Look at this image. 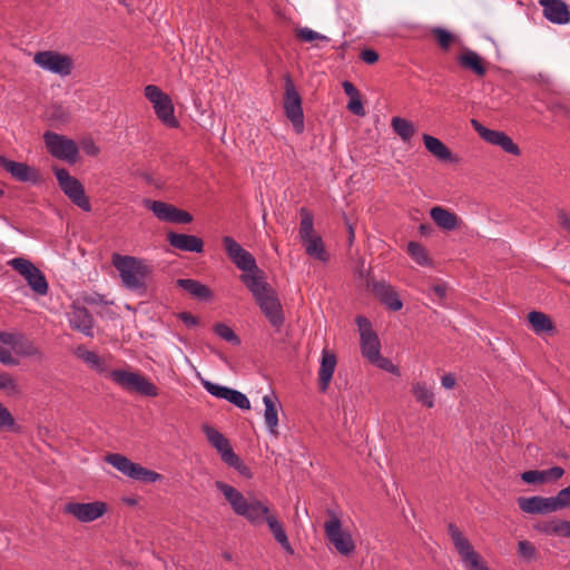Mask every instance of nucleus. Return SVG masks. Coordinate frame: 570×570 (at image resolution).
<instances>
[{"instance_id":"obj_12","label":"nucleus","mask_w":570,"mask_h":570,"mask_svg":"<svg viewBox=\"0 0 570 570\" xmlns=\"http://www.w3.org/2000/svg\"><path fill=\"white\" fill-rule=\"evenodd\" d=\"M222 242L227 257L238 269L244 273L258 272L255 257L243 248L232 236H224Z\"/></svg>"},{"instance_id":"obj_52","label":"nucleus","mask_w":570,"mask_h":570,"mask_svg":"<svg viewBox=\"0 0 570 570\" xmlns=\"http://www.w3.org/2000/svg\"><path fill=\"white\" fill-rule=\"evenodd\" d=\"M454 547L458 550L462 559V562L471 557L470 553H476V551L473 549L472 544L466 538H463L462 540L454 542Z\"/></svg>"},{"instance_id":"obj_7","label":"nucleus","mask_w":570,"mask_h":570,"mask_svg":"<svg viewBox=\"0 0 570 570\" xmlns=\"http://www.w3.org/2000/svg\"><path fill=\"white\" fill-rule=\"evenodd\" d=\"M284 112L292 122L296 134L304 131V112L302 107V98L295 88L289 73L285 75V92L283 101Z\"/></svg>"},{"instance_id":"obj_24","label":"nucleus","mask_w":570,"mask_h":570,"mask_svg":"<svg viewBox=\"0 0 570 570\" xmlns=\"http://www.w3.org/2000/svg\"><path fill=\"white\" fill-rule=\"evenodd\" d=\"M337 364L336 355L328 351L323 350L321 357V366L318 371V389L321 392H326L332 381L335 367Z\"/></svg>"},{"instance_id":"obj_59","label":"nucleus","mask_w":570,"mask_h":570,"mask_svg":"<svg viewBox=\"0 0 570 570\" xmlns=\"http://www.w3.org/2000/svg\"><path fill=\"white\" fill-rule=\"evenodd\" d=\"M360 58L365 63L373 65L379 60V53L373 49H364L362 50Z\"/></svg>"},{"instance_id":"obj_58","label":"nucleus","mask_w":570,"mask_h":570,"mask_svg":"<svg viewBox=\"0 0 570 570\" xmlns=\"http://www.w3.org/2000/svg\"><path fill=\"white\" fill-rule=\"evenodd\" d=\"M16 381L8 373H0V390H14Z\"/></svg>"},{"instance_id":"obj_49","label":"nucleus","mask_w":570,"mask_h":570,"mask_svg":"<svg viewBox=\"0 0 570 570\" xmlns=\"http://www.w3.org/2000/svg\"><path fill=\"white\" fill-rule=\"evenodd\" d=\"M537 549L535 547L527 540H521L518 542V554L527 560H533L537 558Z\"/></svg>"},{"instance_id":"obj_20","label":"nucleus","mask_w":570,"mask_h":570,"mask_svg":"<svg viewBox=\"0 0 570 570\" xmlns=\"http://www.w3.org/2000/svg\"><path fill=\"white\" fill-rule=\"evenodd\" d=\"M456 61L462 69L472 71L476 77L483 78L488 72V62L478 52L463 48L456 57Z\"/></svg>"},{"instance_id":"obj_61","label":"nucleus","mask_w":570,"mask_h":570,"mask_svg":"<svg viewBox=\"0 0 570 570\" xmlns=\"http://www.w3.org/2000/svg\"><path fill=\"white\" fill-rule=\"evenodd\" d=\"M83 302L88 305H106L107 301L105 296L98 293H94L91 295H86L83 297Z\"/></svg>"},{"instance_id":"obj_19","label":"nucleus","mask_w":570,"mask_h":570,"mask_svg":"<svg viewBox=\"0 0 570 570\" xmlns=\"http://www.w3.org/2000/svg\"><path fill=\"white\" fill-rule=\"evenodd\" d=\"M517 502L521 511L530 514H548L558 511L553 497H520Z\"/></svg>"},{"instance_id":"obj_35","label":"nucleus","mask_w":570,"mask_h":570,"mask_svg":"<svg viewBox=\"0 0 570 570\" xmlns=\"http://www.w3.org/2000/svg\"><path fill=\"white\" fill-rule=\"evenodd\" d=\"M362 355L371 363L381 354V342L377 334L366 335L361 338Z\"/></svg>"},{"instance_id":"obj_1","label":"nucleus","mask_w":570,"mask_h":570,"mask_svg":"<svg viewBox=\"0 0 570 570\" xmlns=\"http://www.w3.org/2000/svg\"><path fill=\"white\" fill-rule=\"evenodd\" d=\"M81 360L98 373H108L109 377L121 389L129 393H137L147 397L158 396V387L138 372L112 370L108 372L106 362L97 353L83 351L79 354Z\"/></svg>"},{"instance_id":"obj_36","label":"nucleus","mask_w":570,"mask_h":570,"mask_svg":"<svg viewBox=\"0 0 570 570\" xmlns=\"http://www.w3.org/2000/svg\"><path fill=\"white\" fill-rule=\"evenodd\" d=\"M13 352L20 356L40 355L39 348L23 334L17 332V338L12 346Z\"/></svg>"},{"instance_id":"obj_47","label":"nucleus","mask_w":570,"mask_h":570,"mask_svg":"<svg viewBox=\"0 0 570 570\" xmlns=\"http://www.w3.org/2000/svg\"><path fill=\"white\" fill-rule=\"evenodd\" d=\"M296 37L305 42H312L314 40H321V41H330V38L321 35L309 28H299L296 30Z\"/></svg>"},{"instance_id":"obj_43","label":"nucleus","mask_w":570,"mask_h":570,"mask_svg":"<svg viewBox=\"0 0 570 570\" xmlns=\"http://www.w3.org/2000/svg\"><path fill=\"white\" fill-rule=\"evenodd\" d=\"M214 333L219 336L222 340L233 344L239 345L240 338L236 335V333L224 323H216L213 327Z\"/></svg>"},{"instance_id":"obj_15","label":"nucleus","mask_w":570,"mask_h":570,"mask_svg":"<svg viewBox=\"0 0 570 570\" xmlns=\"http://www.w3.org/2000/svg\"><path fill=\"white\" fill-rule=\"evenodd\" d=\"M255 302L269 324L276 332H279L285 323V315L276 291L269 292V294Z\"/></svg>"},{"instance_id":"obj_33","label":"nucleus","mask_w":570,"mask_h":570,"mask_svg":"<svg viewBox=\"0 0 570 570\" xmlns=\"http://www.w3.org/2000/svg\"><path fill=\"white\" fill-rule=\"evenodd\" d=\"M528 321H529L532 330L537 334L551 333L556 330L551 318L542 312H538V311L530 312L528 314Z\"/></svg>"},{"instance_id":"obj_37","label":"nucleus","mask_w":570,"mask_h":570,"mask_svg":"<svg viewBox=\"0 0 570 570\" xmlns=\"http://www.w3.org/2000/svg\"><path fill=\"white\" fill-rule=\"evenodd\" d=\"M391 126L394 130V132L400 136V138L404 142H409L411 138L415 134V127L412 121L401 118V117H393L391 121Z\"/></svg>"},{"instance_id":"obj_56","label":"nucleus","mask_w":570,"mask_h":570,"mask_svg":"<svg viewBox=\"0 0 570 570\" xmlns=\"http://www.w3.org/2000/svg\"><path fill=\"white\" fill-rule=\"evenodd\" d=\"M347 109L356 115V116H364L365 115V109L363 107V102L361 100V95L352 98L348 104H347Z\"/></svg>"},{"instance_id":"obj_13","label":"nucleus","mask_w":570,"mask_h":570,"mask_svg":"<svg viewBox=\"0 0 570 570\" xmlns=\"http://www.w3.org/2000/svg\"><path fill=\"white\" fill-rule=\"evenodd\" d=\"M108 507L102 501H94L88 503L68 502L62 511L65 514L72 515L79 522L88 523L102 517Z\"/></svg>"},{"instance_id":"obj_34","label":"nucleus","mask_w":570,"mask_h":570,"mask_svg":"<svg viewBox=\"0 0 570 570\" xmlns=\"http://www.w3.org/2000/svg\"><path fill=\"white\" fill-rule=\"evenodd\" d=\"M302 243L305 246V252L307 255H309L321 262H327L328 254L325 249L324 243L320 235H315L313 237L304 239V240H302Z\"/></svg>"},{"instance_id":"obj_39","label":"nucleus","mask_w":570,"mask_h":570,"mask_svg":"<svg viewBox=\"0 0 570 570\" xmlns=\"http://www.w3.org/2000/svg\"><path fill=\"white\" fill-rule=\"evenodd\" d=\"M431 35L440 49L445 52L449 51L452 45L458 41V37L455 35L441 27L432 28Z\"/></svg>"},{"instance_id":"obj_64","label":"nucleus","mask_w":570,"mask_h":570,"mask_svg":"<svg viewBox=\"0 0 570 570\" xmlns=\"http://www.w3.org/2000/svg\"><path fill=\"white\" fill-rule=\"evenodd\" d=\"M446 285L441 283V284H434L431 286V292L440 299V301H443L446 296Z\"/></svg>"},{"instance_id":"obj_3","label":"nucleus","mask_w":570,"mask_h":570,"mask_svg":"<svg viewBox=\"0 0 570 570\" xmlns=\"http://www.w3.org/2000/svg\"><path fill=\"white\" fill-rule=\"evenodd\" d=\"M112 264L119 272L126 288L138 293L146 291L145 281L150 269L141 259L115 253L112 255Z\"/></svg>"},{"instance_id":"obj_31","label":"nucleus","mask_w":570,"mask_h":570,"mask_svg":"<svg viewBox=\"0 0 570 570\" xmlns=\"http://www.w3.org/2000/svg\"><path fill=\"white\" fill-rule=\"evenodd\" d=\"M265 521L274 537V539L281 544V547L289 554L294 553L292 544L287 538L286 531L283 523L277 520L275 515H266Z\"/></svg>"},{"instance_id":"obj_23","label":"nucleus","mask_w":570,"mask_h":570,"mask_svg":"<svg viewBox=\"0 0 570 570\" xmlns=\"http://www.w3.org/2000/svg\"><path fill=\"white\" fill-rule=\"evenodd\" d=\"M167 240L170 246L184 252L202 253L204 250L203 239L195 235L169 232L167 234Z\"/></svg>"},{"instance_id":"obj_48","label":"nucleus","mask_w":570,"mask_h":570,"mask_svg":"<svg viewBox=\"0 0 570 570\" xmlns=\"http://www.w3.org/2000/svg\"><path fill=\"white\" fill-rule=\"evenodd\" d=\"M534 530L546 535H557L558 532V519L549 521H540L534 524Z\"/></svg>"},{"instance_id":"obj_27","label":"nucleus","mask_w":570,"mask_h":570,"mask_svg":"<svg viewBox=\"0 0 570 570\" xmlns=\"http://www.w3.org/2000/svg\"><path fill=\"white\" fill-rule=\"evenodd\" d=\"M177 286L188 294H190L194 298L202 301V302H208L213 298L214 294L212 289L200 283L197 279L193 278H178L176 282Z\"/></svg>"},{"instance_id":"obj_50","label":"nucleus","mask_w":570,"mask_h":570,"mask_svg":"<svg viewBox=\"0 0 570 570\" xmlns=\"http://www.w3.org/2000/svg\"><path fill=\"white\" fill-rule=\"evenodd\" d=\"M470 558L463 561L468 570H490L480 553H470Z\"/></svg>"},{"instance_id":"obj_53","label":"nucleus","mask_w":570,"mask_h":570,"mask_svg":"<svg viewBox=\"0 0 570 570\" xmlns=\"http://www.w3.org/2000/svg\"><path fill=\"white\" fill-rule=\"evenodd\" d=\"M557 509L562 510L570 507V485L560 490L556 497H553Z\"/></svg>"},{"instance_id":"obj_42","label":"nucleus","mask_w":570,"mask_h":570,"mask_svg":"<svg viewBox=\"0 0 570 570\" xmlns=\"http://www.w3.org/2000/svg\"><path fill=\"white\" fill-rule=\"evenodd\" d=\"M407 254L421 266L431 265V259L425 247L417 242H410L407 244Z\"/></svg>"},{"instance_id":"obj_51","label":"nucleus","mask_w":570,"mask_h":570,"mask_svg":"<svg viewBox=\"0 0 570 570\" xmlns=\"http://www.w3.org/2000/svg\"><path fill=\"white\" fill-rule=\"evenodd\" d=\"M470 558L463 561L468 570H490L480 553H470Z\"/></svg>"},{"instance_id":"obj_29","label":"nucleus","mask_w":570,"mask_h":570,"mask_svg":"<svg viewBox=\"0 0 570 570\" xmlns=\"http://www.w3.org/2000/svg\"><path fill=\"white\" fill-rule=\"evenodd\" d=\"M157 117L168 127L177 128L179 126L178 120L174 116V105L168 95L163 97L159 101H155L154 105Z\"/></svg>"},{"instance_id":"obj_57","label":"nucleus","mask_w":570,"mask_h":570,"mask_svg":"<svg viewBox=\"0 0 570 570\" xmlns=\"http://www.w3.org/2000/svg\"><path fill=\"white\" fill-rule=\"evenodd\" d=\"M371 363L382 370L387 371V372H391V373L397 372V367L389 358L383 357L381 354L377 356V358H374Z\"/></svg>"},{"instance_id":"obj_40","label":"nucleus","mask_w":570,"mask_h":570,"mask_svg":"<svg viewBox=\"0 0 570 570\" xmlns=\"http://www.w3.org/2000/svg\"><path fill=\"white\" fill-rule=\"evenodd\" d=\"M301 224H299V238L301 240L315 236L314 234V217L313 214L306 208L299 209Z\"/></svg>"},{"instance_id":"obj_22","label":"nucleus","mask_w":570,"mask_h":570,"mask_svg":"<svg viewBox=\"0 0 570 570\" xmlns=\"http://www.w3.org/2000/svg\"><path fill=\"white\" fill-rule=\"evenodd\" d=\"M543 7L544 17L558 24H564L570 21V11L562 0H539Z\"/></svg>"},{"instance_id":"obj_17","label":"nucleus","mask_w":570,"mask_h":570,"mask_svg":"<svg viewBox=\"0 0 570 570\" xmlns=\"http://www.w3.org/2000/svg\"><path fill=\"white\" fill-rule=\"evenodd\" d=\"M0 167L18 181L31 184L39 181L38 170L26 163L14 161L0 155Z\"/></svg>"},{"instance_id":"obj_32","label":"nucleus","mask_w":570,"mask_h":570,"mask_svg":"<svg viewBox=\"0 0 570 570\" xmlns=\"http://www.w3.org/2000/svg\"><path fill=\"white\" fill-rule=\"evenodd\" d=\"M263 402L265 405L264 419L267 430L269 431L271 434L277 436L278 410L276 406L275 397L272 395H265L263 397Z\"/></svg>"},{"instance_id":"obj_46","label":"nucleus","mask_w":570,"mask_h":570,"mask_svg":"<svg viewBox=\"0 0 570 570\" xmlns=\"http://www.w3.org/2000/svg\"><path fill=\"white\" fill-rule=\"evenodd\" d=\"M226 401L230 402L232 404H234L235 406H237L240 410H249L250 409V402H249L248 397L244 393H242L237 390H234V389H230Z\"/></svg>"},{"instance_id":"obj_11","label":"nucleus","mask_w":570,"mask_h":570,"mask_svg":"<svg viewBox=\"0 0 570 570\" xmlns=\"http://www.w3.org/2000/svg\"><path fill=\"white\" fill-rule=\"evenodd\" d=\"M144 206L161 222L174 224H189L193 222V216L188 212L161 200L144 199Z\"/></svg>"},{"instance_id":"obj_60","label":"nucleus","mask_w":570,"mask_h":570,"mask_svg":"<svg viewBox=\"0 0 570 570\" xmlns=\"http://www.w3.org/2000/svg\"><path fill=\"white\" fill-rule=\"evenodd\" d=\"M178 318L188 327H194L199 323V320L189 312L179 313Z\"/></svg>"},{"instance_id":"obj_25","label":"nucleus","mask_w":570,"mask_h":570,"mask_svg":"<svg viewBox=\"0 0 570 570\" xmlns=\"http://www.w3.org/2000/svg\"><path fill=\"white\" fill-rule=\"evenodd\" d=\"M564 474L561 466H553L548 470H528L521 474V480L529 484L548 483L559 480Z\"/></svg>"},{"instance_id":"obj_8","label":"nucleus","mask_w":570,"mask_h":570,"mask_svg":"<svg viewBox=\"0 0 570 570\" xmlns=\"http://www.w3.org/2000/svg\"><path fill=\"white\" fill-rule=\"evenodd\" d=\"M43 141L52 157L69 164H75L78 160L79 148L71 138L53 131H46L43 134Z\"/></svg>"},{"instance_id":"obj_54","label":"nucleus","mask_w":570,"mask_h":570,"mask_svg":"<svg viewBox=\"0 0 570 570\" xmlns=\"http://www.w3.org/2000/svg\"><path fill=\"white\" fill-rule=\"evenodd\" d=\"M355 322L357 324L361 338L366 336L367 334L368 335L376 334L372 328V324H371L370 320L366 318L365 316H362V315L356 316Z\"/></svg>"},{"instance_id":"obj_5","label":"nucleus","mask_w":570,"mask_h":570,"mask_svg":"<svg viewBox=\"0 0 570 570\" xmlns=\"http://www.w3.org/2000/svg\"><path fill=\"white\" fill-rule=\"evenodd\" d=\"M328 520L324 523V532L327 541L342 556H350L355 551V543L350 532L343 529L340 518L328 511Z\"/></svg>"},{"instance_id":"obj_21","label":"nucleus","mask_w":570,"mask_h":570,"mask_svg":"<svg viewBox=\"0 0 570 570\" xmlns=\"http://www.w3.org/2000/svg\"><path fill=\"white\" fill-rule=\"evenodd\" d=\"M69 322L71 328L81 332L86 336H94V317L85 306H79L73 303L71 305V312L69 313Z\"/></svg>"},{"instance_id":"obj_30","label":"nucleus","mask_w":570,"mask_h":570,"mask_svg":"<svg viewBox=\"0 0 570 570\" xmlns=\"http://www.w3.org/2000/svg\"><path fill=\"white\" fill-rule=\"evenodd\" d=\"M203 432L205 433L207 441L217 450L220 454L222 460L226 458V453L234 451L228 439L225 438L218 430L215 428L205 424L203 425Z\"/></svg>"},{"instance_id":"obj_9","label":"nucleus","mask_w":570,"mask_h":570,"mask_svg":"<svg viewBox=\"0 0 570 570\" xmlns=\"http://www.w3.org/2000/svg\"><path fill=\"white\" fill-rule=\"evenodd\" d=\"M33 62L43 70H48L61 77L69 76L73 69V60L70 56L53 50L36 52Z\"/></svg>"},{"instance_id":"obj_41","label":"nucleus","mask_w":570,"mask_h":570,"mask_svg":"<svg viewBox=\"0 0 570 570\" xmlns=\"http://www.w3.org/2000/svg\"><path fill=\"white\" fill-rule=\"evenodd\" d=\"M225 455L226 458L223 459L224 463L235 469L245 479L253 478L250 469L243 462V460L234 451L227 452Z\"/></svg>"},{"instance_id":"obj_16","label":"nucleus","mask_w":570,"mask_h":570,"mask_svg":"<svg viewBox=\"0 0 570 570\" xmlns=\"http://www.w3.org/2000/svg\"><path fill=\"white\" fill-rule=\"evenodd\" d=\"M367 286L371 288L373 295L385 305L389 309L396 312L402 309L403 303L394 289V287L385 281L367 279Z\"/></svg>"},{"instance_id":"obj_18","label":"nucleus","mask_w":570,"mask_h":570,"mask_svg":"<svg viewBox=\"0 0 570 570\" xmlns=\"http://www.w3.org/2000/svg\"><path fill=\"white\" fill-rule=\"evenodd\" d=\"M240 282L252 293L255 301L275 291L267 282L265 272L258 267V272H246L239 276Z\"/></svg>"},{"instance_id":"obj_6","label":"nucleus","mask_w":570,"mask_h":570,"mask_svg":"<svg viewBox=\"0 0 570 570\" xmlns=\"http://www.w3.org/2000/svg\"><path fill=\"white\" fill-rule=\"evenodd\" d=\"M53 171L60 189L72 202V204L85 212H90L91 205L80 180L71 176L66 168L56 167Z\"/></svg>"},{"instance_id":"obj_28","label":"nucleus","mask_w":570,"mask_h":570,"mask_svg":"<svg viewBox=\"0 0 570 570\" xmlns=\"http://www.w3.org/2000/svg\"><path fill=\"white\" fill-rule=\"evenodd\" d=\"M424 146L426 150L442 161L454 163L458 160V157L452 154V151L442 142L439 138L433 137L429 134H423L422 136Z\"/></svg>"},{"instance_id":"obj_38","label":"nucleus","mask_w":570,"mask_h":570,"mask_svg":"<svg viewBox=\"0 0 570 570\" xmlns=\"http://www.w3.org/2000/svg\"><path fill=\"white\" fill-rule=\"evenodd\" d=\"M412 393L417 402L429 409L434 406V394L433 391L422 382H415L412 384Z\"/></svg>"},{"instance_id":"obj_4","label":"nucleus","mask_w":570,"mask_h":570,"mask_svg":"<svg viewBox=\"0 0 570 570\" xmlns=\"http://www.w3.org/2000/svg\"><path fill=\"white\" fill-rule=\"evenodd\" d=\"M105 460L122 474L136 481L155 483L163 478L158 472L135 463L127 456L119 453H109L106 455Z\"/></svg>"},{"instance_id":"obj_2","label":"nucleus","mask_w":570,"mask_h":570,"mask_svg":"<svg viewBox=\"0 0 570 570\" xmlns=\"http://www.w3.org/2000/svg\"><path fill=\"white\" fill-rule=\"evenodd\" d=\"M215 485L224 494L233 511L252 524H261L265 521L266 515H272L269 508L262 501L257 499L246 500L240 491L223 481H216Z\"/></svg>"},{"instance_id":"obj_55","label":"nucleus","mask_w":570,"mask_h":570,"mask_svg":"<svg viewBox=\"0 0 570 570\" xmlns=\"http://www.w3.org/2000/svg\"><path fill=\"white\" fill-rule=\"evenodd\" d=\"M145 97L155 105V101H159L167 94L163 92L156 85H148L145 87Z\"/></svg>"},{"instance_id":"obj_45","label":"nucleus","mask_w":570,"mask_h":570,"mask_svg":"<svg viewBox=\"0 0 570 570\" xmlns=\"http://www.w3.org/2000/svg\"><path fill=\"white\" fill-rule=\"evenodd\" d=\"M202 384H203L204 389L213 396L223 399V400H227L230 387L219 385V384L213 383L207 380H203Z\"/></svg>"},{"instance_id":"obj_62","label":"nucleus","mask_w":570,"mask_h":570,"mask_svg":"<svg viewBox=\"0 0 570 570\" xmlns=\"http://www.w3.org/2000/svg\"><path fill=\"white\" fill-rule=\"evenodd\" d=\"M557 535L563 537V538H570V521L558 519Z\"/></svg>"},{"instance_id":"obj_44","label":"nucleus","mask_w":570,"mask_h":570,"mask_svg":"<svg viewBox=\"0 0 570 570\" xmlns=\"http://www.w3.org/2000/svg\"><path fill=\"white\" fill-rule=\"evenodd\" d=\"M0 430L1 431H18L19 426L11 412L0 403Z\"/></svg>"},{"instance_id":"obj_14","label":"nucleus","mask_w":570,"mask_h":570,"mask_svg":"<svg viewBox=\"0 0 570 570\" xmlns=\"http://www.w3.org/2000/svg\"><path fill=\"white\" fill-rule=\"evenodd\" d=\"M471 125L484 141L501 147L508 154L514 156L521 154L519 146L504 131L489 129L476 119H472Z\"/></svg>"},{"instance_id":"obj_10","label":"nucleus","mask_w":570,"mask_h":570,"mask_svg":"<svg viewBox=\"0 0 570 570\" xmlns=\"http://www.w3.org/2000/svg\"><path fill=\"white\" fill-rule=\"evenodd\" d=\"M9 265L24 277L31 289L39 294L46 295L49 291V285L45 274L36 267L29 259L23 257H16L9 262Z\"/></svg>"},{"instance_id":"obj_26","label":"nucleus","mask_w":570,"mask_h":570,"mask_svg":"<svg viewBox=\"0 0 570 570\" xmlns=\"http://www.w3.org/2000/svg\"><path fill=\"white\" fill-rule=\"evenodd\" d=\"M430 216L436 226L448 232L458 229L462 223L455 213L441 206L432 207L430 209Z\"/></svg>"},{"instance_id":"obj_63","label":"nucleus","mask_w":570,"mask_h":570,"mask_svg":"<svg viewBox=\"0 0 570 570\" xmlns=\"http://www.w3.org/2000/svg\"><path fill=\"white\" fill-rule=\"evenodd\" d=\"M0 363L4 365H17L18 361L12 356L10 351L2 348L0 353Z\"/></svg>"}]
</instances>
